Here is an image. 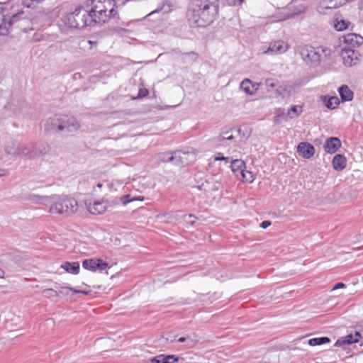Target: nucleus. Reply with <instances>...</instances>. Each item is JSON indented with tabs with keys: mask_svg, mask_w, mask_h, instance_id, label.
Instances as JSON below:
<instances>
[{
	"mask_svg": "<svg viewBox=\"0 0 363 363\" xmlns=\"http://www.w3.org/2000/svg\"><path fill=\"white\" fill-rule=\"evenodd\" d=\"M218 0H194L191 3L187 18L194 27H205L216 19L218 13Z\"/></svg>",
	"mask_w": 363,
	"mask_h": 363,
	"instance_id": "nucleus-1",
	"label": "nucleus"
},
{
	"mask_svg": "<svg viewBox=\"0 0 363 363\" xmlns=\"http://www.w3.org/2000/svg\"><path fill=\"white\" fill-rule=\"evenodd\" d=\"M91 6L89 13L93 23H106L109 19H118L115 0H89L87 6Z\"/></svg>",
	"mask_w": 363,
	"mask_h": 363,
	"instance_id": "nucleus-2",
	"label": "nucleus"
},
{
	"mask_svg": "<svg viewBox=\"0 0 363 363\" xmlns=\"http://www.w3.org/2000/svg\"><path fill=\"white\" fill-rule=\"evenodd\" d=\"M62 21L69 28H83L93 23L89 10L83 7H77L73 12L66 14Z\"/></svg>",
	"mask_w": 363,
	"mask_h": 363,
	"instance_id": "nucleus-3",
	"label": "nucleus"
},
{
	"mask_svg": "<svg viewBox=\"0 0 363 363\" xmlns=\"http://www.w3.org/2000/svg\"><path fill=\"white\" fill-rule=\"evenodd\" d=\"M299 52L301 58L307 65L316 67L320 65L321 61L325 60L330 54V50L321 46L314 48L303 45L300 48Z\"/></svg>",
	"mask_w": 363,
	"mask_h": 363,
	"instance_id": "nucleus-4",
	"label": "nucleus"
},
{
	"mask_svg": "<svg viewBox=\"0 0 363 363\" xmlns=\"http://www.w3.org/2000/svg\"><path fill=\"white\" fill-rule=\"evenodd\" d=\"M78 209L75 199L69 197L57 198L50 206V212L52 214H60L68 216L74 214Z\"/></svg>",
	"mask_w": 363,
	"mask_h": 363,
	"instance_id": "nucleus-5",
	"label": "nucleus"
},
{
	"mask_svg": "<svg viewBox=\"0 0 363 363\" xmlns=\"http://www.w3.org/2000/svg\"><path fill=\"white\" fill-rule=\"evenodd\" d=\"M189 154L185 152L176 151L174 152H161L157 155V159L160 162H174L175 164H186Z\"/></svg>",
	"mask_w": 363,
	"mask_h": 363,
	"instance_id": "nucleus-6",
	"label": "nucleus"
},
{
	"mask_svg": "<svg viewBox=\"0 0 363 363\" xmlns=\"http://www.w3.org/2000/svg\"><path fill=\"white\" fill-rule=\"evenodd\" d=\"M82 267L93 272H101L108 267V264L101 259H86L83 260Z\"/></svg>",
	"mask_w": 363,
	"mask_h": 363,
	"instance_id": "nucleus-7",
	"label": "nucleus"
},
{
	"mask_svg": "<svg viewBox=\"0 0 363 363\" xmlns=\"http://www.w3.org/2000/svg\"><path fill=\"white\" fill-rule=\"evenodd\" d=\"M24 14L23 11H20L10 18L9 21H6L5 16L2 13H0V35H5L9 33V28L11 25L20 19H23L22 16Z\"/></svg>",
	"mask_w": 363,
	"mask_h": 363,
	"instance_id": "nucleus-8",
	"label": "nucleus"
},
{
	"mask_svg": "<svg viewBox=\"0 0 363 363\" xmlns=\"http://www.w3.org/2000/svg\"><path fill=\"white\" fill-rule=\"evenodd\" d=\"M43 150H40L38 152H37L32 150V149L26 145H19L15 157H26L29 159L38 157L47 152L46 145H43Z\"/></svg>",
	"mask_w": 363,
	"mask_h": 363,
	"instance_id": "nucleus-9",
	"label": "nucleus"
},
{
	"mask_svg": "<svg viewBox=\"0 0 363 363\" xmlns=\"http://www.w3.org/2000/svg\"><path fill=\"white\" fill-rule=\"evenodd\" d=\"M61 131L73 133L77 131L80 128L78 121L72 116H61Z\"/></svg>",
	"mask_w": 363,
	"mask_h": 363,
	"instance_id": "nucleus-10",
	"label": "nucleus"
},
{
	"mask_svg": "<svg viewBox=\"0 0 363 363\" xmlns=\"http://www.w3.org/2000/svg\"><path fill=\"white\" fill-rule=\"evenodd\" d=\"M289 48L288 43L284 40H278L271 42L267 50H264L263 53L279 55L284 53Z\"/></svg>",
	"mask_w": 363,
	"mask_h": 363,
	"instance_id": "nucleus-11",
	"label": "nucleus"
},
{
	"mask_svg": "<svg viewBox=\"0 0 363 363\" xmlns=\"http://www.w3.org/2000/svg\"><path fill=\"white\" fill-rule=\"evenodd\" d=\"M341 57L345 66L352 67L357 64L358 58L355 51L350 48H344L341 51Z\"/></svg>",
	"mask_w": 363,
	"mask_h": 363,
	"instance_id": "nucleus-12",
	"label": "nucleus"
},
{
	"mask_svg": "<svg viewBox=\"0 0 363 363\" xmlns=\"http://www.w3.org/2000/svg\"><path fill=\"white\" fill-rule=\"evenodd\" d=\"M360 339H362V333L360 332L355 331L354 334H349L345 337L339 338L335 342V345L341 347L346 345H351L358 342Z\"/></svg>",
	"mask_w": 363,
	"mask_h": 363,
	"instance_id": "nucleus-13",
	"label": "nucleus"
},
{
	"mask_svg": "<svg viewBox=\"0 0 363 363\" xmlns=\"http://www.w3.org/2000/svg\"><path fill=\"white\" fill-rule=\"evenodd\" d=\"M61 116L59 117H53L48 119L44 125L45 131L55 133L57 131H61Z\"/></svg>",
	"mask_w": 363,
	"mask_h": 363,
	"instance_id": "nucleus-14",
	"label": "nucleus"
},
{
	"mask_svg": "<svg viewBox=\"0 0 363 363\" xmlns=\"http://www.w3.org/2000/svg\"><path fill=\"white\" fill-rule=\"evenodd\" d=\"M297 152L303 158L309 159L314 155L315 148L311 144L307 142H302L298 144Z\"/></svg>",
	"mask_w": 363,
	"mask_h": 363,
	"instance_id": "nucleus-15",
	"label": "nucleus"
},
{
	"mask_svg": "<svg viewBox=\"0 0 363 363\" xmlns=\"http://www.w3.org/2000/svg\"><path fill=\"white\" fill-rule=\"evenodd\" d=\"M341 147V141L336 137H331L326 140L323 148L328 153H335Z\"/></svg>",
	"mask_w": 363,
	"mask_h": 363,
	"instance_id": "nucleus-16",
	"label": "nucleus"
},
{
	"mask_svg": "<svg viewBox=\"0 0 363 363\" xmlns=\"http://www.w3.org/2000/svg\"><path fill=\"white\" fill-rule=\"evenodd\" d=\"M181 358L174 354H160L150 359L151 363H177Z\"/></svg>",
	"mask_w": 363,
	"mask_h": 363,
	"instance_id": "nucleus-17",
	"label": "nucleus"
},
{
	"mask_svg": "<svg viewBox=\"0 0 363 363\" xmlns=\"http://www.w3.org/2000/svg\"><path fill=\"white\" fill-rule=\"evenodd\" d=\"M343 41L350 47H359L363 44V37L356 33H348L344 36Z\"/></svg>",
	"mask_w": 363,
	"mask_h": 363,
	"instance_id": "nucleus-18",
	"label": "nucleus"
},
{
	"mask_svg": "<svg viewBox=\"0 0 363 363\" xmlns=\"http://www.w3.org/2000/svg\"><path fill=\"white\" fill-rule=\"evenodd\" d=\"M86 205L88 211L92 214H101L106 210V204L103 201H94Z\"/></svg>",
	"mask_w": 363,
	"mask_h": 363,
	"instance_id": "nucleus-19",
	"label": "nucleus"
},
{
	"mask_svg": "<svg viewBox=\"0 0 363 363\" xmlns=\"http://www.w3.org/2000/svg\"><path fill=\"white\" fill-rule=\"evenodd\" d=\"M61 267L67 272L72 274H78L80 270L79 263L78 262H65Z\"/></svg>",
	"mask_w": 363,
	"mask_h": 363,
	"instance_id": "nucleus-20",
	"label": "nucleus"
},
{
	"mask_svg": "<svg viewBox=\"0 0 363 363\" xmlns=\"http://www.w3.org/2000/svg\"><path fill=\"white\" fill-rule=\"evenodd\" d=\"M341 99L343 101H350L353 99V92L347 85H342L338 89Z\"/></svg>",
	"mask_w": 363,
	"mask_h": 363,
	"instance_id": "nucleus-21",
	"label": "nucleus"
},
{
	"mask_svg": "<svg viewBox=\"0 0 363 363\" xmlns=\"http://www.w3.org/2000/svg\"><path fill=\"white\" fill-rule=\"evenodd\" d=\"M333 166L335 170L341 171L346 167V158L342 155H336L333 160Z\"/></svg>",
	"mask_w": 363,
	"mask_h": 363,
	"instance_id": "nucleus-22",
	"label": "nucleus"
},
{
	"mask_svg": "<svg viewBox=\"0 0 363 363\" xmlns=\"http://www.w3.org/2000/svg\"><path fill=\"white\" fill-rule=\"evenodd\" d=\"M245 167V163L242 160L237 159L231 161L230 168L237 176L240 174Z\"/></svg>",
	"mask_w": 363,
	"mask_h": 363,
	"instance_id": "nucleus-23",
	"label": "nucleus"
},
{
	"mask_svg": "<svg viewBox=\"0 0 363 363\" xmlns=\"http://www.w3.org/2000/svg\"><path fill=\"white\" fill-rule=\"evenodd\" d=\"M57 292L59 293V296H69V295L72 296L74 294H87L86 292H85L84 291L76 290L73 288L68 287V286H62V287L58 288Z\"/></svg>",
	"mask_w": 363,
	"mask_h": 363,
	"instance_id": "nucleus-24",
	"label": "nucleus"
},
{
	"mask_svg": "<svg viewBox=\"0 0 363 363\" xmlns=\"http://www.w3.org/2000/svg\"><path fill=\"white\" fill-rule=\"evenodd\" d=\"M325 105L328 108L334 109L337 107L340 104L339 99L337 96H331L327 99L324 96Z\"/></svg>",
	"mask_w": 363,
	"mask_h": 363,
	"instance_id": "nucleus-25",
	"label": "nucleus"
},
{
	"mask_svg": "<svg viewBox=\"0 0 363 363\" xmlns=\"http://www.w3.org/2000/svg\"><path fill=\"white\" fill-rule=\"evenodd\" d=\"M19 145L13 142L9 143L4 147V152L7 155L15 157Z\"/></svg>",
	"mask_w": 363,
	"mask_h": 363,
	"instance_id": "nucleus-26",
	"label": "nucleus"
},
{
	"mask_svg": "<svg viewBox=\"0 0 363 363\" xmlns=\"http://www.w3.org/2000/svg\"><path fill=\"white\" fill-rule=\"evenodd\" d=\"M330 342V339L328 337H320L311 338L308 341L311 346L321 345Z\"/></svg>",
	"mask_w": 363,
	"mask_h": 363,
	"instance_id": "nucleus-27",
	"label": "nucleus"
},
{
	"mask_svg": "<svg viewBox=\"0 0 363 363\" xmlns=\"http://www.w3.org/2000/svg\"><path fill=\"white\" fill-rule=\"evenodd\" d=\"M251 85H252V81L248 79H245L241 82L240 88L246 94L252 95L253 90L251 89Z\"/></svg>",
	"mask_w": 363,
	"mask_h": 363,
	"instance_id": "nucleus-28",
	"label": "nucleus"
},
{
	"mask_svg": "<svg viewBox=\"0 0 363 363\" xmlns=\"http://www.w3.org/2000/svg\"><path fill=\"white\" fill-rule=\"evenodd\" d=\"M302 113V107L298 106H293L288 111V116L290 118L298 116Z\"/></svg>",
	"mask_w": 363,
	"mask_h": 363,
	"instance_id": "nucleus-29",
	"label": "nucleus"
},
{
	"mask_svg": "<svg viewBox=\"0 0 363 363\" xmlns=\"http://www.w3.org/2000/svg\"><path fill=\"white\" fill-rule=\"evenodd\" d=\"M198 337L196 335L194 334L193 335L186 337V347L187 348H192L195 346V345L198 342Z\"/></svg>",
	"mask_w": 363,
	"mask_h": 363,
	"instance_id": "nucleus-30",
	"label": "nucleus"
},
{
	"mask_svg": "<svg viewBox=\"0 0 363 363\" xmlns=\"http://www.w3.org/2000/svg\"><path fill=\"white\" fill-rule=\"evenodd\" d=\"M170 7H171L170 4H169L167 2H163V4L161 6H159L157 9L150 12L147 16H149L153 13L162 11H163L164 13H168L171 10Z\"/></svg>",
	"mask_w": 363,
	"mask_h": 363,
	"instance_id": "nucleus-31",
	"label": "nucleus"
},
{
	"mask_svg": "<svg viewBox=\"0 0 363 363\" xmlns=\"http://www.w3.org/2000/svg\"><path fill=\"white\" fill-rule=\"evenodd\" d=\"M240 175L243 182L252 183L255 179L253 174L250 171L245 170V169L241 172Z\"/></svg>",
	"mask_w": 363,
	"mask_h": 363,
	"instance_id": "nucleus-32",
	"label": "nucleus"
},
{
	"mask_svg": "<svg viewBox=\"0 0 363 363\" xmlns=\"http://www.w3.org/2000/svg\"><path fill=\"white\" fill-rule=\"evenodd\" d=\"M40 1L41 0H22L21 4L24 7L34 9Z\"/></svg>",
	"mask_w": 363,
	"mask_h": 363,
	"instance_id": "nucleus-33",
	"label": "nucleus"
},
{
	"mask_svg": "<svg viewBox=\"0 0 363 363\" xmlns=\"http://www.w3.org/2000/svg\"><path fill=\"white\" fill-rule=\"evenodd\" d=\"M277 86V82L272 79H267L264 83H262V86H264L267 91H270Z\"/></svg>",
	"mask_w": 363,
	"mask_h": 363,
	"instance_id": "nucleus-34",
	"label": "nucleus"
},
{
	"mask_svg": "<svg viewBox=\"0 0 363 363\" xmlns=\"http://www.w3.org/2000/svg\"><path fill=\"white\" fill-rule=\"evenodd\" d=\"M143 199H144V198L143 197H140V196L130 198V195H125V196H122L121 198V201L122 202V203L123 205H126V204L129 203L131 201H138V200L143 201Z\"/></svg>",
	"mask_w": 363,
	"mask_h": 363,
	"instance_id": "nucleus-35",
	"label": "nucleus"
},
{
	"mask_svg": "<svg viewBox=\"0 0 363 363\" xmlns=\"http://www.w3.org/2000/svg\"><path fill=\"white\" fill-rule=\"evenodd\" d=\"M43 296L48 298H55L59 296V293L57 290H54L52 289H46L43 291Z\"/></svg>",
	"mask_w": 363,
	"mask_h": 363,
	"instance_id": "nucleus-36",
	"label": "nucleus"
},
{
	"mask_svg": "<svg viewBox=\"0 0 363 363\" xmlns=\"http://www.w3.org/2000/svg\"><path fill=\"white\" fill-rule=\"evenodd\" d=\"M348 26V22L344 20H340L335 23V28L338 31L345 30Z\"/></svg>",
	"mask_w": 363,
	"mask_h": 363,
	"instance_id": "nucleus-37",
	"label": "nucleus"
},
{
	"mask_svg": "<svg viewBox=\"0 0 363 363\" xmlns=\"http://www.w3.org/2000/svg\"><path fill=\"white\" fill-rule=\"evenodd\" d=\"M209 183L208 182H206V184L203 183L201 185L199 186L198 188L200 190H203L206 192H209L211 190L216 191L218 189V186L214 185L211 189H208Z\"/></svg>",
	"mask_w": 363,
	"mask_h": 363,
	"instance_id": "nucleus-38",
	"label": "nucleus"
},
{
	"mask_svg": "<svg viewBox=\"0 0 363 363\" xmlns=\"http://www.w3.org/2000/svg\"><path fill=\"white\" fill-rule=\"evenodd\" d=\"M184 220L187 223H189L191 225H194V224L196 217L194 215H192V214L184 215Z\"/></svg>",
	"mask_w": 363,
	"mask_h": 363,
	"instance_id": "nucleus-39",
	"label": "nucleus"
},
{
	"mask_svg": "<svg viewBox=\"0 0 363 363\" xmlns=\"http://www.w3.org/2000/svg\"><path fill=\"white\" fill-rule=\"evenodd\" d=\"M148 94H149V91L147 89H140L138 96H137V98L141 99V98L145 97L148 95Z\"/></svg>",
	"mask_w": 363,
	"mask_h": 363,
	"instance_id": "nucleus-40",
	"label": "nucleus"
},
{
	"mask_svg": "<svg viewBox=\"0 0 363 363\" xmlns=\"http://www.w3.org/2000/svg\"><path fill=\"white\" fill-rule=\"evenodd\" d=\"M187 57L192 61H195L197 59V54L194 52H191L183 55V59H186Z\"/></svg>",
	"mask_w": 363,
	"mask_h": 363,
	"instance_id": "nucleus-41",
	"label": "nucleus"
},
{
	"mask_svg": "<svg viewBox=\"0 0 363 363\" xmlns=\"http://www.w3.org/2000/svg\"><path fill=\"white\" fill-rule=\"evenodd\" d=\"M228 4L230 6L240 5L243 3L244 0H226Z\"/></svg>",
	"mask_w": 363,
	"mask_h": 363,
	"instance_id": "nucleus-42",
	"label": "nucleus"
},
{
	"mask_svg": "<svg viewBox=\"0 0 363 363\" xmlns=\"http://www.w3.org/2000/svg\"><path fill=\"white\" fill-rule=\"evenodd\" d=\"M321 7L323 9H335L337 7V4H333L332 2H330V4L329 5H325V2H323L321 5Z\"/></svg>",
	"mask_w": 363,
	"mask_h": 363,
	"instance_id": "nucleus-43",
	"label": "nucleus"
},
{
	"mask_svg": "<svg viewBox=\"0 0 363 363\" xmlns=\"http://www.w3.org/2000/svg\"><path fill=\"white\" fill-rule=\"evenodd\" d=\"M215 160H225L226 162H229V157H224L222 153L220 152H218L216 157H215Z\"/></svg>",
	"mask_w": 363,
	"mask_h": 363,
	"instance_id": "nucleus-44",
	"label": "nucleus"
},
{
	"mask_svg": "<svg viewBox=\"0 0 363 363\" xmlns=\"http://www.w3.org/2000/svg\"><path fill=\"white\" fill-rule=\"evenodd\" d=\"M233 138H234V137L231 134L228 135V137H225V135H219L218 137V141H223L225 140H233Z\"/></svg>",
	"mask_w": 363,
	"mask_h": 363,
	"instance_id": "nucleus-45",
	"label": "nucleus"
},
{
	"mask_svg": "<svg viewBox=\"0 0 363 363\" xmlns=\"http://www.w3.org/2000/svg\"><path fill=\"white\" fill-rule=\"evenodd\" d=\"M259 86H262V83H252L251 85V89L253 90V94L256 92V91L259 89Z\"/></svg>",
	"mask_w": 363,
	"mask_h": 363,
	"instance_id": "nucleus-46",
	"label": "nucleus"
},
{
	"mask_svg": "<svg viewBox=\"0 0 363 363\" xmlns=\"http://www.w3.org/2000/svg\"><path fill=\"white\" fill-rule=\"evenodd\" d=\"M345 287V284H343L342 282H338L334 285V286L333 287V290L343 289Z\"/></svg>",
	"mask_w": 363,
	"mask_h": 363,
	"instance_id": "nucleus-47",
	"label": "nucleus"
},
{
	"mask_svg": "<svg viewBox=\"0 0 363 363\" xmlns=\"http://www.w3.org/2000/svg\"><path fill=\"white\" fill-rule=\"evenodd\" d=\"M43 145H46V147H48V145L47 144H45V143H41V144H39V145H36L33 149L32 150H34V151H37L38 152L39 150H43Z\"/></svg>",
	"mask_w": 363,
	"mask_h": 363,
	"instance_id": "nucleus-48",
	"label": "nucleus"
},
{
	"mask_svg": "<svg viewBox=\"0 0 363 363\" xmlns=\"http://www.w3.org/2000/svg\"><path fill=\"white\" fill-rule=\"evenodd\" d=\"M271 225V222L269 221V220H264L263 221L260 226L263 228V229H266L267 227H269V225Z\"/></svg>",
	"mask_w": 363,
	"mask_h": 363,
	"instance_id": "nucleus-49",
	"label": "nucleus"
},
{
	"mask_svg": "<svg viewBox=\"0 0 363 363\" xmlns=\"http://www.w3.org/2000/svg\"><path fill=\"white\" fill-rule=\"evenodd\" d=\"M306 9V7L303 6H300L295 11L296 14L301 13H303Z\"/></svg>",
	"mask_w": 363,
	"mask_h": 363,
	"instance_id": "nucleus-50",
	"label": "nucleus"
},
{
	"mask_svg": "<svg viewBox=\"0 0 363 363\" xmlns=\"http://www.w3.org/2000/svg\"><path fill=\"white\" fill-rule=\"evenodd\" d=\"M7 171L4 169H0V177L7 175Z\"/></svg>",
	"mask_w": 363,
	"mask_h": 363,
	"instance_id": "nucleus-51",
	"label": "nucleus"
},
{
	"mask_svg": "<svg viewBox=\"0 0 363 363\" xmlns=\"http://www.w3.org/2000/svg\"><path fill=\"white\" fill-rule=\"evenodd\" d=\"M86 43H89L91 45V47L96 46L97 44V42L94 40H87Z\"/></svg>",
	"mask_w": 363,
	"mask_h": 363,
	"instance_id": "nucleus-52",
	"label": "nucleus"
},
{
	"mask_svg": "<svg viewBox=\"0 0 363 363\" xmlns=\"http://www.w3.org/2000/svg\"><path fill=\"white\" fill-rule=\"evenodd\" d=\"M179 342H185L186 341V337H179L177 340Z\"/></svg>",
	"mask_w": 363,
	"mask_h": 363,
	"instance_id": "nucleus-53",
	"label": "nucleus"
},
{
	"mask_svg": "<svg viewBox=\"0 0 363 363\" xmlns=\"http://www.w3.org/2000/svg\"><path fill=\"white\" fill-rule=\"evenodd\" d=\"M5 272L4 270L0 269V278H3L4 277Z\"/></svg>",
	"mask_w": 363,
	"mask_h": 363,
	"instance_id": "nucleus-54",
	"label": "nucleus"
},
{
	"mask_svg": "<svg viewBox=\"0 0 363 363\" xmlns=\"http://www.w3.org/2000/svg\"><path fill=\"white\" fill-rule=\"evenodd\" d=\"M230 135V134H229V132H228V131H227V132L223 133V134H221L220 135H225V137H228V135Z\"/></svg>",
	"mask_w": 363,
	"mask_h": 363,
	"instance_id": "nucleus-55",
	"label": "nucleus"
},
{
	"mask_svg": "<svg viewBox=\"0 0 363 363\" xmlns=\"http://www.w3.org/2000/svg\"><path fill=\"white\" fill-rule=\"evenodd\" d=\"M98 186L101 188L102 186V184L99 183L98 184Z\"/></svg>",
	"mask_w": 363,
	"mask_h": 363,
	"instance_id": "nucleus-56",
	"label": "nucleus"
},
{
	"mask_svg": "<svg viewBox=\"0 0 363 363\" xmlns=\"http://www.w3.org/2000/svg\"><path fill=\"white\" fill-rule=\"evenodd\" d=\"M362 338H363V330H362Z\"/></svg>",
	"mask_w": 363,
	"mask_h": 363,
	"instance_id": "nucleus-57",
	"label": "nucleus"
},
{
	"mask_svg": "<svg viewBox=\"0 0 363 363\" xmlns=\"http://www.w3.org/2000/svg\"><path fill=\"white\" fill-rule=\"evenodd\" d=\"M359 249H363V246H362V247H359Z\"/></svg>",
	"mask_w": 363,
	"mask_h": 363,
	"instance_id": "nucleus-58",
	"label": "nucleus"
},
{
	"mask_svg": "<svg viewBox=\"0 0 363 363\" xmlns=\"http://www.w3.org/2000/svg\"><path fill=\"white\" fill-rule=\"evenodd\" d=\"M362 279H363V277H362Z\"/></svg>",
	"mask_w": 363,
	"mask_h": 363,
	"instance_id": "nucleus-59",
	"label": "nucleus"
}]
</instances>
